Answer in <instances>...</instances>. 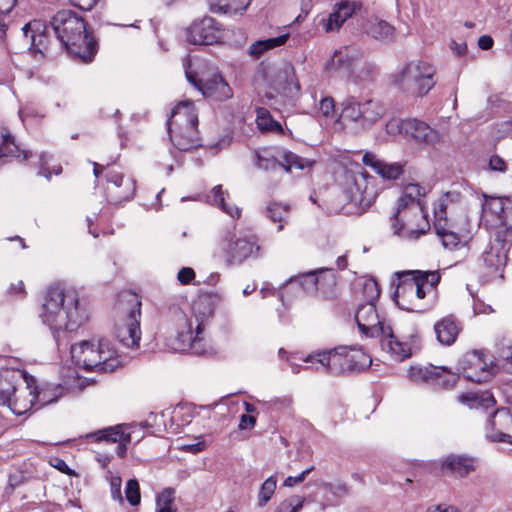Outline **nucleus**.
Masks as SVG:
<instances>
[{"label":"nucleus","mask_w":512,"mask_h":512,"mask_svg":"<svg viewBox=\"0 0 512 512\" xmlns=\"http://www.w3.org/2000/svg\"><path fill=\"white\" fill-rule=\"evenodd\" d=\"M436 68L423 60H411L389 77L390 84L405 96L422 98L436 85Z\"/></svg>","instance_id":"obj_4"},{"label":"nucleus","mask_w":512,"mask_h":512,"mask_svg":"<svg viewBox=\"0 0 512 512\" xmlns=\"http://www.w3.org/2000/svg\"><path fill=\"white\" fill-rule=\"evenodd\" d=\"M23 38L36 60L45 58L48 52V27L41 20H32L22 27Z\"/></svg>","instance_id":"obj_17"},{"label":"nucleus","mask_w":512,"mask_h":512,"mask_svg":"<svg viewBox=\"0 0 512 512\" xmlns=\"http://www.w3.org/2000/svg\"><path fill=\"white\" fill-rule=\"evenodd\" d=\"M180 321L183 322V326L180 327L177 337L175 339L174 343V349L184 352L188 351L190 345L192 344L194 340L195 335V325L193 324L192 320H188L186 315L181 314Z\"/></svg>","instance_id":"obj_38"},{"label":"nucleus","mask_w":512,"mask_h":512,"mask_svg":"<svg viewBox=\"0 0 512 512\" xmlns=\"http://www.w3.org/2000/svg\"><path fill=\"white\" fill-rule=\"evenodd\" d=\"M364 31L371 38L383 42H391L395 37V28L378 18L369 19L364 25Z\"/></svg>","instance_id":"obj_35"},{"label":"nucleus","mask_w":512,"mask_h":512,"mask_svg":"<svg viewBox=\"0 0 512 512\" xmlns=\"http://www.w3.org/2000/svg\"><path fill=\"white\" fill-rule=\"evenodd\" d=\"M195 277V272L190 267H183L179 270L177 279L181 284H189Z\"/></svg>","instance_id":"obj_58"},{"label":"nucleus","mask_w":512,"mask_h":512,"mask_svg":"<svg viewBox=\"0 0 512 512\" xmlns=\"http://www.w3.org/2000/svg\"><path fill=\"white\" fill-rule=\"evenodd\" d=\"M355 319L358 328L366 336L375 337L386 333L387 326L379 320L376 306L373 303L360 304Z\"/></svg>","instance_id":"obj_20"},{"label":"nucleus","mask_w":512,"mask_h":512,"mask_svg":"<svg viewBox=\"0 0 512 512\" xmlns=\"http://www.w3.org/2000/svg\"><path fill=\"white\" fill-rule=\"evenodd\" d=\"M318 362L326 372L332 374L360 372L372 364L371 357L361 348L338 347L331 351L309 355L305 362Z\"/></svg>","instance_id":"obj_6"},{"label":"nucleus","mask_w":512,"mask_h":512,"mask_svg":"<svg viewBox=\"0 0 512 512\" xmlns=\"http://www.w3.org/2000/svg\"><path fill=\"white\" fill-rule=\"evenodd\" d=\"M221 38V30L215 19L204 17L195 20L186 29V39L193 45H211Z\"/></svg>","instance_id":"obj_18"},{"label":"nucleus","mask_w":512,"mask_h":512,"mask_svg":"<svg viewBox=\"0 0 512 512\" xmlns=\"http://www.w3.org/2000/svg\"><path fill=\"white\" fill-rule=\"evenodd\" d=\"M26 378H30L23 370L5 368L0 370V405L10 409L16 415L29 411L30 399L25 398L26 388L19 390L18 386Z\"/></svg>","instance_id":"obj_9"},{"label":"nucleus","mask_w":512,"mask_h":512,"mask_svg":"<svg viewBox=\"0 0 512 512\" xmlns=\"http://www.w3.org/2000/svg\"><path fill=\"white\" fill-rule=\"evenodd\" d=\"M466 227L457 228L453 223L445 221L444 223L434 222V229L437 235L441 238L442 244L445 248L456 249L460 245H465L471 239L469 229V221L465 220Z\"/></svg>","instance_id":"obj_21"},{"label":"nucleus","mask_w":512,"mask_h":512,"mask_svg":"<svg viewBox=\"0 0 512 512\" xmlns=\"http://www.w3.org/2000/svg\"><path fill=\"white\" fill-rule=\"evenodd\" d=\"M342 191L347 202L365 212L375 201L378 191L375 179L360 166L344 172Z\"/></svg>","instance_id":"obj_8"},{"label":"nucleus","mask_w":512,"mask_h":512,"mask_svg":"<svg viewBox=\"0 0 512 512\" xmlns=\"http://www.w3.org/2000/svg\"><path fill=\"white\" fill-rule=\"evenodd\" d=\"M133 308L127 317L116 324L115 335L120 343L128 348H139L141 339L140 316L141 301L136 294H129Z\"/></svg>","instance_id":"obj_13"},{"label":"nucleus","mask_w":512,"mask_h":512,"mask_svg":"<svg viewBox=\"0 0 512 512\" xmlns=\"http://www.w3.org/2000/svg\"><path fill=\"white\" fill-rule=\"evenodd\" d=\"M51 465L66 475H74V471L68 466V464L63 459L54 458L51 461Z\"/></svg>","instance_id":"obj_61"},{"label":"nucleus","mask_w":512,"mask_h":512,"mask_svg":"<svg viewBox=\"0 0 512 512\" xmlns=\"http://www.w3.org/2000/svg\"><path fill=\"white\" fill-rule=\"evenodd\" d=\"M495 358L498 361H503V367L508 369L512 360V342L509 339L501 338L496 342Z\"/></svg>","instance_id":"obj_45"},{"label":"nucleus","mask_w":512,"mask_h":512,"mask_svg":"<svg viewBox=\"0 0 512 512\" xmlns=\"http://www.w3.org/2000/svg\"><path fill=\"white\" fill-rule=\"evenodd\" d=\"M202 332L203 330H200L198 333V329L195 327L194 340L188 349L195 355H206L208 353L206 343L203 342V337L201 336Z\"/></svg>","instance_id":"obj_54"},{"label":"nucleus","mask_w":512,"mask_h":512,"mask_svg":"<svg viewBox=\"0 0 512 512\" xmlns=\"http://www.w3.org/2000/svg\"><path fill=\"white\" fill-rule=\"evenodd\" d=\"M256 156L257 166L263 170H274L281 167L286 172H291L293 169L303 170L312 164L309 160L285 149H277L275 154L270 153L269 150H263Z\"/></svg>","instance_id":"obj_14"},{"label":"nucleus","mask_w":512,"mask_h":512,"mask_svg":"<svg viewBox=\"0 0 512 512\" xmlns=\"http://www.w3.org/2000/svg\"><path fill=\"white\" fill-rule=\"evenodd\" d=\"M485 200L482 204L483 213L500 215L504 211V205L500 198L484 196Z\"/></svg>","instance_id":"obj_52"},{"label":"nucleus","mask_w":512,"mask_h":512,"mask_svg":"<svg viewBox=\"0 0 512 512\" xmlns=\"http://www.w3.org/2000/svg\"><path fill=\"white\" fill-rule=\"evenodd\" d=\"M363 294L365 296L366 303L375 304V301L380 296L378 283L374 279H367L363 285Z\"/></svg>","instance_id":"obj_51"},{"label":"nucleus","mask_w":512,"mask_h":512,"mask_svg":"<svg viewBox=\"0 0 512 512\" xmlns=\"http://www.w3.org/2000/svg\"><path fill=\"white\" fill-rule=\"evenodd\" d=\"M125 496L132 506H137L141 501L140 487L136 479H130L126 483Z\"/></svg>","instance_id":"obj_50"},{"label":"nucleus","mask_w":512,"mask_h":512,"mask_svg":"<svg viewBox=\"0 0 512 512\" xmlns=\"http://www.w3.org/2000/svg\"><path fill=\"white\" fill-rule=\"evenodd\" d=\"M198 114L192 101L179 103L171 112L167 129L174 147L188 151L201 146L197 129Z\"/></svg>","instance_id":"obj_5"},{"label":"nucleus","mask_w":512,"mask_h":512,"mask_svg":"<svg viewBox=\"0 0 512 512\" xmlns=\"http://www.w3.org/2000/svg\"><path fill=\"white\" fill-rule=\"evenodd\" d=\"M60 396L61 388L59 386L51 387L49 385H44L39 388L34 377L30 376V378H26L25 398L30 399L29 411L33 407L39 409L45 405L53 403L57 401Z\"/></svg>","instance_id":"obj_23"},{"label":"nucleus","mask_w":512,"mask_h":512,"mask_svg":"<svg viewBox=\"0 0 512 512\" xmlns=\"http://www.w3.org/2000/svg\"><path fill=\"white\" fill-rule=\"evenodd\" d=\"M276 484L277 479L275 476H270L264 481L258 493L259 506H265L267 502L271 499L272 495L275 492Z\"/></svg>","instance_id":"obj_48"},{"label":"nucleus","mask_w":512,"mask_h":512,"mask_svg":"<svg viewBox=\"0 0 512 512\" xmlns=\"http://www.w3.org/2000/svg\"><path fill=\"white\" fill-rule=\"evenodd\" d=\"M438 341L446 346L452 345L461 330L459 322L453 316H447L434 325Z\"/></svg>","instance_id":"obj_33"},{"label":"nucleus","mask_w":512,"mask_h":512,"mask_svg":"<svg viewBox=\"0 0 512 512\" xmlns=\"http://www.w3.org/2000/svg\"><path fill=\"white\" fill-rule=\"evenodd\" d=\"M260 246L255 236L239 237L229 240L221 250L220 257L226 266L242 264L246 259L252 256H258Z\"/></svg>","instance_id":"obj_16"},{"label":"nucleus","mask_w":512,"mask_h":512,"mask_svg":"<svg viewBox=\"0 0 512 512\" xmlns=\"http://www.w3.org/2000/svg\"><path fill=\"white\" fill-rule=\"evenodd\" d=\"M7 293L9 296L14 297L16 299L25 298L27 292L25 290V285L22 280H18L16 283H11Z\"/></svg>","instance_id":"obj_56"},{"label":"nucleus","mask_w":512,"mask_h":512,"mask_svg":"<svg viewBox=\"0 0 512 512\" xmlns=\"http://www.w3.org/2000/svg\"><path fill=\"white\" fill-rule=\"evenodd\" d=\"M356 11L355 2L341 1L334 5L333 12L323 20V28L326 32L339 30L343 23L352 17Z\"/></svg>","instance_id":"obj_31"},{"label":"nucleus","mask_w":512,"mask_h":512,"mask_svg":"<svg viewBox=\"0 0 512 512\" xmlns=\"http://www.w3.org/2000/svg\"><path fill=\"white\" fill-rule=\"evenodd\" d=\"M221 298L217 294L202 293L197 296L192 304V320L195 327L204 330L206 322L213 316L215 307L220 303Z\"/></svg>","instance_id":"obj_22"},{"label":"nucleus","mask_w":512,"mask_h":512,"mask_svg":"<svg viewBox=\"0 0 512 512\" xmlns=\"http://www.w3.org/2000/svg\"><path fill=\"white\" fill-rule=\"evenodd\" d=\"M290 212L288 204L270 202L266 207V216L273 222H284Z\"/></svg>","instance_id":"obj_46"},{"label":"nucleus","mask_w":512,"mask_h":512,"mask_svg":"<svg viewBox=\"0 0 512 512\" xmlns=\"http://www.w3.org/2000/svg\"><path fill=\"white\" fill-rule=\"evenodd\" d=\"M487 425L491 431L487 430V437L494 442H507L512 444V437L503 430H509L512 425V415L505 409L494 410L487 421Z\"/></svg>","instance_id":"obj_24"},{"label":"nucleus","mask_w":512,"mask_h":512,"mask_svg":"<svg viewBox=\"0 0 512 512\" xmlns=\"http://www.w3.org/2000/svg\"><path fill=\"white\" fill-rule=\"evenodd\" d=\"M321 487L335 496L342 497L349 494V488L344 482L322 483Z\"/></svg>","instance_id":"obj_55"},{"label":"nucleus","mask_w":512,"mask_h":512,"mask_svg":"<svg viewBox=\"0 0 512 512\" xmlns=\"http://www.w3.org/2000/svg\"><path fill=\"white\" fill-rule=\"evenodd\" d=\"M483 265L488 275L501 271L507 263V254L502 247L490 246L482 254Z\"/></svg>","instance_id":"obj_36"},{"label":"nucleus","mask_w":512,"mask_h":512,"mask_svg":"<svg viewBox=\"0 0 512 512\" xmlns=\"http://www.w3.org/2000/svg\"><path fill=\"white\" fill-rule=\"evenodd\" d=\"M40 317L57 333L73 331L88 319L86 309L80 306L78 292L60 284L47 289Z\"/></svg>","instance_id":"obj_1"},{"label":"nucleus","mask_w":512,"mask_h":512,"mask_svg":"<svg viewBox=\"0 0 512 512\" xmlns=\"http://www.w3.org/2000/svg\"><path fill=\"white\" fill-rule=\"evenodd\" d=\"M288 283H298L306 293H317L319 297L323 299L327 298L326 294L321 292L324 281L316 276V272H307L291 277Z\"/></svg>","instance_id":"obj_37"},{"label":"nucleus","mask_w":512,"mask_h":512,"mask_svg":"<svg viewBox=\"0 0 512 512\" xmlns=\"http://www.w3.org/2000/svg\"><path fill=\"white\" fill-rule=\"evenodd\" d=\"M17 0H0V16L5 17L15 7Z\"/></svg>","instance_id":"obj_63"},{"label":"nucleus","mask_w":512,"mask_h":512,"mask_svg":"<svg viewBox=\"0 0 512 512\" xmlns=\"http://www.w3.org/2000/svg\"><path fill=\"white\" fill-rule=\"evenodd\" d=\"M288 37L289 34H283L278 37L256 41L250 46L249 54L254 58H259L266 51L284 45L288 40Z\"/></svg>","instance_id":"obj_40"},{"label":"nucleus","mask_w":512,"mask_h":512,"mask_svg":"<svg viewBox=\"0 0 512 512\" xmlns=\"http://www.w3.org/2000/svg\"><path fill=\"white\" fill-rule=\"evenodd\" d=\"M362 162L385 180H396L404 172L402 164L385 162L378 159L372 152H366L362 157Z\"/></svg>","instance_id":"obj_29"},{"label":"nucleus","mask_w":512,"mask_h":512,"mask_svg":"<svg viewBox=\"0 0 512 512\" xmlns=\"http://www.w3.org/2000/svg\"><path fill=\"white\" fill-rule=\"evenodd\" d=\"M121 485L122 480L119 476L111 477L110 479V488H111V496L114 500L119 502H123V497L121 493Z\"/></svg>","instance_id":"obj_57"},{"label":"nucleus","mask_w":512,"mask_h":512,"mask_svg":"<svg viewBox=\"0 0 512 512\" xmlns=\"http://www.w3.org/2000/svg\"><path fill=\"white\" fill-rule=\"evenodd\" d=\"M360 53L352 51L348 47L337 50L332 55L331 59L326 63V70L328 71H350L356 60H358Z\"/></svg>","instance_id":"obj_34"},{"label":"nucleus","mask_w":512,"mask_h":512,"mask_svg":"<svg viewBox=\"0 0 512 512\" xmlns=\"http://www.w3.org/2000/svg\"><path fill=\"white\" fill-rule=\"evenodd\" d=\"M441 470L444 473L463 478L475 470V459L466 455L451 454L442 461Z\"/></svg>","instance_id":"obj_30"},{"label":"nucleus","mask_w":512,"mask_h":512,"mask_svg":"<svg viewBox=\"0 0 512 512\" xmlns=\"http://www.w3.org/2000/svg\"><path fill=\"white\" fill-rule=\"evenodd\" d=\"M225 192L222 190L221 185H216L211 191V203L221 208L225 213L232 218L240 217V209L235 205H230L225 201Z\"/></svg>","instance_id":"obj_41"},{"label":"nucleus","mask_w":512,"mask_h":512,"mask_svg":"<svg viewBox=\"0 0 512 512\" xmlns=\"http://www.w3.org/2000/svg\"><path fill=\"white\" fill-rule=\"evenodd\" d=\"M186 77L205 97L211 98L212 100L225 101L233 95L229 84L219 74H213L205 80L198 81L190 72L186 71Z\"/></svg>","instance_id":"obj_19"},{"label":"nucleus","mask_w":512,"mask_h":512,"mask_svg":"<svg viewBox=\"0 0 512 512\" xmlns=\"http://www.w3.org/2000/svg\"><path fill=\"white\" fill-rule=\"evenodd\" d=\"M106 177L113 184V187L109 188V196L113 202L120 203L132 198L135 191V184L132 179H125L124 175L117 171H109Z\"/></svg>","instance_id":"obj_28"},{"label":"nucleus","mask_w":512,"mask_h":512,"mask_svg":"<svg viewBox=\"0 0 512 512\" xmlns=\"http://www.w3.org/2000/svg\"><path fill=\"white\" fill-rule=\"evenodd\" d=\"M385 338L382 340L383 349L388 350L391 355L399 361H403L409 358L414 350L418 349V337L416 335L411 336V342L399 341L394 335L392 328L387 326L386 333L382 334Z\"/></svg>","instance_id":"obj_27"},{"label":"nucleus","mask_w":512,"mask_h":512,"mask_svg":"<svg viewBox=\"0 0 512 512\" xmlns=\"http://www.w3.org/2000/svg\"><path fill=\"white\" fill-rule=\"evenodd\" d=\"M384 107L375 99L359 100L355 96L347 97L341 103L339 121L356 133L371 129L383 116Z\"/></svg>","instance_id":"obj_7"},{"label":"nucleus","mask_w":512,"mask_h":512,"mask_svg":"<svg viewBox=\"0 0 512 512\" xmlns=\"http://www.w3.org/2000/svg\"><path fill=\"white\" fill-rule=\"evenodd\" d=\"M304 498L292 496L280 503L277 512H299L303 506Z\"/></svg>","instance_id":"obj_53"},{"label":"nucleus","mask_w":512,"mask_h":512,"mask_svg":"<svg viewBox=\"0 0 512 512\" xmlns=\"http://www.w3.org/2000/svg\"><path fill=\"white\" fill-rule=\"evenodd\" d=\"M335 102L332 97H325L320 101V111L326 117L333 114Z\"/></svg>","instance_id":"obj_59"},{"label":"nucleus","mask_w":512,"mask_h":512,"mask_svg":"<svg viewBox=\"0 0 512 512\" xmlns=\"http://www.w3.org/2000/svg\"><path fill=\"white\" fill-rule=\"evenodd\" d=\"M99 0H70V2L81 10H91Z\"/></svg>","instance_id":"obj_64"},{"label":"nucleus","mask_w":512,"mask_h":512,"mask_svg":"<svg viewBox=\"0 0 512 512\" xmlns=\"http://www.w3.org/2000/svg\"><path fill=\"white\" fill-rule=\"evenodd\" d=\"M256 424V417L254 415L243 414L240 417L239 429H252Z\"/></svg>","instance_id":"obj_62"},{"label":"nucleus","mask_w":512,"mask_h":512,"mask_svg":"<svg viewBox=\"0 0 512 512\" xmlns=\"http://www.w3.org/2000/svg\"><path fill=\"white\" fill-rule=\"evenodd\" d=\"M489 168L492 171L505 172L507 169V165H506L505 161L500 156L493 155L490 157V160H489Z\"/></svg>","instance_id":"obj_60"},{"label":"nucleus","mask_w":512,"mask_h":512,"mask_svg":"<svg viewBox=\"0 0 512 512\" xmlns=\"http://www.w3.org/2000/svg\"><path fill=\"white\" fill-rule=\"evenodd\" d=\"M51 26L67 52L83 62H91L97 53V42L88 31L86 22L70 11H60Z\"/></svg>","instance_id":"obj_2"},{"label":"nucleus","mask_w":512,"mask_h":512,"mask_svg":"<svg viewBox=\"0 0 512 512\" xmlns=\"http://www.w3.org/2000/svg\"><path fill=\"white\" fill-rule=\"evenodd\" d=\"M23 155L22 159L27 158V152L21 151L20 148L15 144L14 138L8 131L1 133L0 142V157H16L19 158Z\"/></svg>","instance_id":"obj_42"},{"label":"nucleus","mask_w":512,"mask_h":512,"mask_svg":"<svg viewBox=\"0 0 512 512\" xmlns=\"http://www.w3.org/2000/svg\"><path fill=\"white\" fill-rule=\"evenodd\" d=\"M453 196L458 197V194H452L450 192L446 193L444 196H442L436 206L434 207V216H435V222H441L444 223L445 221H448L447 216V205L450 198Z\"/></svg>","instance_id":"obj_49"},{"label":"nucleus","mask_w":512,"mask_h":512,"mask_svg":"<svg viewBox=\"0 0 512 512\" xmlns=\"http://www.w3.org/2000/svg\"><path fill=\"white\" fill-rule=\"evenodd\" d=\"M458 370L467 380L484 383L493 377L496 365L492 361H488L482 351L473 350L465 353L458 360Z\"/></svg>","instance_id":"obj_12"},{"label":"nucleus","mask_w":512,"mask_h":512,"mask_svg":"<svg viewBox=\"0 0 512 512\" xmlns=\"http://www.w3.org/2000/svg\"><path fill=\"white\" fill-rule=\"evenodd\" d=\"M426 194L425 188L417 183L405 186L403 195L398 200V207H411L413 204H422L421 197Z\"/></svg>","instance_id":"obj_39"},{"label":"nucleus","mask_w":512,"mask_h":512,"mask_svg":"<svg viewBox=\"0 0 512 512\" xmlns=\"http://www.w3.org/2000/svg\"><path fill=\"white\" fill-rule=\"evenodd\" d=\"M99 366L97 372H113L122 365L117 351L108 340L102 339L97 343Z\"/></svg>","instance_id":"obj_32"},{"label":"nucleus","mask_w":512,"mask_h":512,"mask_svg":"<svg viewBox=\"0 0 512 512\" xmlns=\"http://www.w3.org/2000/svg\"><path fill=\"white\" fill-rule=\"evenodd\" d=\"M399 284L394 299L399 308L409 312H423L427 306L423 299L433 292L440 282L437 271H404L398 273Z\"/></svg>","instance_id":"obj_3"},{"label":"nucleus","mask_w":512,"mask_h":512,"mask_svg":"<svg viewBox=\"0 0 512 512\" xmlns=\"http://www.w3.org/2000/svg\"><path fill=\"white\" fill-rule=\"evenodd\" d=\"M70 353L74 363L78 367L86 371L97 372L100 357L98 355L97 344L90 341H81L71 346Z\"/></svg>","instance_id":"obj_25"},{"label":"nucleus","mask_w":512,"mask_h":512,"mask_svg":"<svg viewBox=\"0 0 512 512\" xmlns=\"http://www.w3.org/2000/svg\"><path fill=\"white\" fill-rule=\"evenodd\" d=\"M409 378L416 383H429L434 386L448 389L458 380L457 374L444 366H411L408 371Z\"/></svg>","instance_id":"obj_15"},{"label":"nucleus","mask_w":512,"mask_h":512,"mask_svg":"<svg viewBox=\"0 0 512 512\" xmlns=\"http://www.w3.org/2000/svg\"><path fill=\"white\" fill-rule=\"evenodd\" d=\"M386 132L390 135H402L417 144L435 147L443 142V135L426 122L416 118H392L386 124Z\"/></svg>","instance_id":"obj_10"},{"label":"nucleus","mask_w":512,"mask_h":512,"mask_svg":"<svg viewBox=\"0 0 512 512\" xmlns=\"http://www.w3.org/2000/svg\"><path fill=\"white\" fill-rule=\"evenodd\" d=\"M458 400L461 403H468L471 407H478L479 405H484L485 407L494 406L495 400L492 395L484 394L483 396H479L476 393H467L461 394L458 396Z\"/></svg>","instance_id":"obj_47"},{"label":"nucleus","mask_w":512,"mask_h":512,"mask_svg":"<svg viewBox=\"0 0 512 512\" xmlns=\"http://www.w3.org/2000/svg\"><path fill=\"white\" fill-rule=\"evenodd\" d=\"M174 504V490L164 489L156 498V512H176Z\"/></svg>","instance_id":"obj_44"},{"label":"nucleus","mask_w":512,"mask_h":512,"mask_svg":"<svg viewBox=\"0 0 512 512\" xmlns=\"http://www.w3.org/2000/svg\"><path fill=\"white\" fill-rule=\"evenodd\" d=\"M257 127L261 131L282 133L283 129L279 122L275 121L265 108H257Z\"/></svg>","instance_id":"obj_43"},{"label":"nucleus","mask_w":512,"mask_h":512,"mask_svg":"<svg viewBox=\"0 0 512 512\" xmlns=\"http://www.w3.org/2000/svg\"><path fill=\"white\" fill-rule=\"evenodd\" d=\"M395 221L400 224L395 232L407 240H416L426 234L430 229V223L423 204H413L411 207H397L393 214Z\"/></svg>","instance_id":"obj_11"},{"label":"nucleus","mask_w":512,"mask_h":512,"mask_svg":"<svg viewBox=\"0 0 512 512\" xmlns=\"http://www.w3.org/2000/svg\"><path fill=\"white\" fill-rule=\"evenodd\" d=\"M87 437L93 438L96 441L118 443L116 453L120 458H124L126 456L127 445L131 442V434L126 431V427L124 425L104 428L89 434Z\"/></svg>","instance_id":"obj_26"}]
</instances>
